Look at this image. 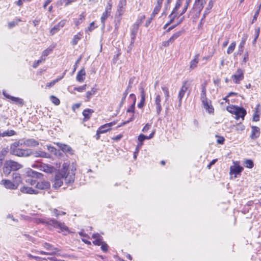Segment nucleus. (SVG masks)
I'll return each mask as SVG.
<instances>
[{
  "label": "nucleus",
  "instance_id": "f257e3e1",
  "mask_svg": "<svg viewBox=\"0 0 261 261\" xmlns=\"http://www.w3.org/2000/svg\"><path fill=\"white\" fill-rule=\"evenodd\" d=\"M69 168V165L67 163H64L61 169L58 172L55 177L54 188L58 189L63 184L65 180V184L67 185L72 184L75 178V171L76 169L72 166Z\"/></svg>",
  "mask_w": 261,
  "mask_h": 261
},
{
  "label": "nucleus",
  "instance_id": "f03ea898",
  "mask_svg": "<svg viewBox=\"0 0 261 261\" xmlns=\"http://www.w3.org/2000/svg\"><path fill=\"white\" fill-rule=\"evenodd\" d=\"M28 177L25 181L32 186H36L38 179H41L43 175L39 172L33 171L32 169L29 170L27 172Z\"/></svg>",
  "mask_w": 261,
  "mask_h": 261
},
{
  "label": "nucleus",
  "instance_id": "7ed1b4c3",
  "mask_svg": "<svg viewBox=\"0 0 261 261\" xmlns=\"http://www.w3.org/2000/svg\"><path fill=\"white\" fill-rule=\"evenodd\" d=\"M46 223L48 225H50L55 228L60 229L62 232H65L66 233L69 232V228L66 226L65 223L63 222H59L55 219L50 218L46 220Z\"/></svg>",
  "mask_w": 261,
  "mask_h": 261
},
{
  "label": "nucleus",
  "instance_id": "20e7f679",
  "mask_svg": "<svg viewBox=\"0 0 261 261\" xmlns=\"http://www.w3.org/2000/svg\"><path fill=\"white\" fill-rule=\"evenodd\" d=\"M32 149H22L17 148L10 151V153L12 154L19 157H28L31 155Z\"/></svg>",
  "mask_w": 261,
  "mask_h": 261
},
{
  "label": "nucleus",
  "instance_id": "39448f33",
  "mask_svg": "<svg viewBox=\"0 0 261 261\" xmlns=\"http://www.w3.org/2000/svg\"><path fill=\"white\" fill-rule=\"evenodd\" d=\"M50 185L49 181L42 180V177L41 179H38L35 188L38 189L45 190L50 188Z\"/></svg>",
  "mask_w": 261,
  "mask_h": 261
},
{
  "label": "nucleus",
  "instance_id": "423d86ee",
  "mask_svg": "<svg viewBox=\"0 0 261 261\" xmlns=\"http://www.w3.org/2000/svg\"><path fill=\"white\" fill-rule=\"evenodd\" d=\"M155 132V130H153L148 136H145L143 134H140L138 136V138L139 143L137 146V150L140 149V148L142 146L144 140H145L146 139H150L152 138L154 135Z\"/></svg>",
  "mask_w": 261,
  "mask_h": 261
},
{
  "label": "nucleus",
  "instance_id": "0eeeda50",
  "mask_svg": "<svg viewBox=\"0 0 261 261\" xmlns=\"http://www.w3.org/2000/svg\"><path fill=\"white\" fill-rule=\"evenodd\" d=\"M244 71L241 69H238L236 73L232 75L231 78L236 84H240V82L244 79Z\"/></svg>",
  "mask_w": 261,
  "mask_h": 261
},
{
  "label": "nucleus",
  "instance_id": "6e6552de",
  "mask_svg": "<svg viewBox=\"0 0 261 261\" xmlns=\"http://www.w3.org/2000/svg\"><path fill=\"white\" fill-rule=\"evenodd\" d=\"M188 82L187 81H184L182 83V86L180 88V90L179 92L178 98V106L180 107L181 105V100L182 98L184 96L186 92L187 91L188 86Z\"/></svg>",
  "mask_w": 261,
  "mask_h": 261
},
{
  "label": "nucleus",
  "instance_id": "1a4fd4ad",
  "mask_svg": "<svg viewBox=\"0 0 261 261\" xmlns=\"http://www.w3.org/2000/svg\"><path fill=\"white\" fill-rule=\"evenodd\" d=\"M57 145L59 148L63 151L64 153L68 154H73L74 151L70 146L68 145L62 144L61 143H57Z\"/></svg>",
  "mask_w": 261,
  "mask_h": 261
},
{
  "label": "nucleus",
  "instance_id": "9d476101",
  "mask_svg": "<svg viewBox=\"0 0 261 261\" xmlns=\"http://www.w3.org/2000/svg\"><path fill=\"white\" fill-rule=\"evenodd\" d=\"M31 155L36 158H50V155L49 153L42 150L33 151L32 150Z\"/></svg>",
  "mask_w": 261,
  "mask_h": 261
},
{
  "label": "nucleus",
  "instance_id": "9b49d317",
  "mask_svg": "<svg viewBox=\"0 0 261 261\" xmlns=\"http://www.w3.org/2000/svg\"><path fill=\"white\" fill-rule=\"evenodd\" d=\"M1 184L4 185L6 189H8L15 190L18 187L16 184L8 179H3Z\"/></svg>",
  "mask_w": 261,
  "mask_h": 261
},
{
  "label": "nucleus",
  "instance_id": "f8f14e48",
  "mask_svg": "<svg viewBox=\"0 0 261 261\" xmlns=\"http://www.w3.org/2000/svg\"><path fill=\"white\" fill-rule=\"evenodd\" d=\"M6 162L12 171H17L22 167V166L17 162L11 160Z\"/></svg>",
  "mask_w": 261,
  "mask_h": 261
},
{
  "label": "nucleus",
  "instance_id": "ddd939ff",
  "mask_svg": "<svg viewBox=\"0 0 261 261\" xmlns=\"http://www.w3.org/2000/svg\"><path fill=\"white\" fill-rule=\"evenodd\" d=\"M243 168L239 165L232 166L230 168V174H234V177H237L238 175H240L243 170Z\"/></svg>",
  "mask_w": 261,
  "mask_h": 261
},
{
  "label": "nucleus",
  "instance_id": "4468645a",
  "mask_svg": "<svg viewBox=\"0 0 261 261\" xmlns=\"http://www.w3.org/2000/svg\"><path fill=\"white\" fill-rule=\"evenodd\" d=\"M126 0H120L118 5V9L116 12V15L120 16L122 15L124 11L125 7L126 6Z\"/></svg>",
  "mask_w": 261,
  "mask_h": 261
},
{
  "label": "nucleus",
  "instance_id": "2eb2a0df",
  "mask_svg": "<svg viewBox=\"0 0 261 261\" xmlns=\"http://www.w3.org/2000/svg\"><path fill=\"white\" fill-rule=\"evenodd\" d=\"M203 108L209 114H214V109L212 105L211 100H207L204 102H202Z\"/></svg>",
  "mask_w": 261,
  "mask_h": 261
},
{
  "label": "nucleus",
  "instance_id": "dca6fc26",
  "mask_svg": "<svg viewBox=\"0 0 261 261\" xmlns=\"http://www.w3.org/2000/svg\"><path fill=\"white\" fill-rule=\"evenodd\" d=\"M235 111V115L237 119H239L240 118H242L244 119V117L246 115V110L242 107H237V108Z\"/></svg>",
  "mask_w": 261,
  "mask_h": 261
},
{
  "label": "nucleus",
  "instance_id": "f3484780",
  "mask_svg": "<svg viewBox=\"0 0 261 261\" xmlns=\"http://www.w3.org/2000/svg\"><path fill=\"white\" fill-rule=\"evenodd\" d=\"M23 144L27 147H36L39 145V142L34 139H28L23 141Z\"/></svg>",
  "mask_w": 261,
  "mask_h": 261
},
{
  "label": "nucleus",
  "instance_id": "a211bd4d",
  "mask_svg": "<svg viewBox=\"0 0 261 261\" xmlns=\"http://www.w3.org/2000/svg\"><path fill=\"white\" fill-rule=\"evenodd\" d=\"M114 124H115L114 122H110L101 125L98 129V133L103 134L107 132Z\"/></svg>",
  "mask_w": 261,
  "mask_h": 261
},
{
  "label": "nucleus",
  "instance_id": "6ab92c4d",
  "mask_svg": "<svg viewBox=\"0 0 261 261\" xmlns=\"http://www.w3.org/2000/svg\"><path fill=\"white\" fill-rule=\"evenodd\" d=\"M39 168L40 170L49 173L53 172L54 169V167L52 166L45 164H40L39 165Z\"/></svg>",
  "mask_w": 261,
  "mask_h": 261
},
{
  "label": "nucleus",
  "instance_id": "aec40b11",
  "mask_svg": "<svg viewBox=\"0 0 261 261\" xmlns=\"http://www.w3.org/2000/svg\"><path fill=\"white\" fill-rule=\"evenodd\" d=\"M251 128L252 130L250 135V138L254 140L259 136L260 129L258 127L255 126H252Z\"/></svg>",
  "mask_w": 261,
  "mask_h": 261
},
{
  "label": "nucleus",
  "instance_id": "412c9836",
  "mask_svg": "<svg viewBox=\"0 0 261 261\" xmlns=\"http://www.w3.org/2000/svg\"><path fill=\"white\" fill-rule=\"evenodd\" d=\"M20 190L22 193H23L30 194H37L38 193V191L37 190L34 189L31 187H26V186H23V187H21L20 188Z\"/></svg>",
  "mask_w": 261,
  "mask_h": 261
},
{
  "label": "nucleus",
  "instance_id": "4be33fe9",
  "mask_svg": "<svg viewBox=\"0 0 261 261\" xmlns=\"http://www.w3.org/2000/svg\"><path fill=\"white\" fill-rule=\"evenodd\" d=\"M216 0H210L208 4L207 5V7L206 8L203 14V16L201 19V21H203L204 18H205L206 16L208 15V14L210 12V10L212 9L214 6V4Z\"/></svg>",
  "mask_w": 261,
  "mask_h": 261
},
{
  "label": "nucleus",
  "instance_id": "5701e85b",
  "mask_svg": "<svg viewBox=\"0 0 261 261\" xmlns=\"http://www.w3.org/2000/svg\"><path fill=\"white\" fill-rule=\"evenodd\" d=\"M155 104L156 105V113L159 115L162 110L161 104V96L159 94L156 96L155 99Z\"/></svg>",
  "mask_w": 261,
  "mask_h": 261
},
{
  "label": "nucleus",
  "instance_id": "b1692460",
  "mask_svg": "<svg viewBox=\"0 0 261 261\" xmlns=\"http://www.w3.org/2000/svg\"><path fill=\"white\" fill-rule=\"evenodd\" d=\"M94 113V111L91 109H86L83 112V115L84 116V121H87L88 120L90 117L91 114Z\"/></svg>",
  "mask_w": 261,
  "mask_h": 261
},
{
  "label": "nucleus",
  "instance_id": "393cba45",
  "mask_svg": "<svg viewBox=\"0 0 261 261\" xmlns=\"http://www.w3.org/2000/svg\"><path fill=\"white\" fill-rule=\"evenodd\" d=\"M145 15H142L140 16V18L137 20L136 23L134 25L133 28V31L132 32V36L134 35L135 32H137L139 26L140 24L143 22V20L145 19ZM133 39V37H132V40ZM133 43V42L132 41V44Z\"/></svg>",
  "mask_w": 261,
  "mask_h": 261
},
{
  "label": "nucleus",
  "instance_id": "a878e982",
  "mask_svg": "<svg viewBox=\"0 0 261 261\" xmlns=\"http://www.w3.org/2000/svg\"><path fill=\"white\" fill-rule=\"evenodd\" d=\"M145 93L143 89H142L141 91V100L140 102L138 105V107L140 109L142 108L145 103Z\"/></svg>",
  "mask_w": 261,
  "mask_h": 261
},
{
  "label": "nucleus",
  "instance_id": "bb28decb",
  "mask_svg": "<svg viewBox=\"0 0 261 261\" xmlns=\"http://www.w3.org/2000/svg\"><path fill=\"white\" fill-rule=\"evenodd\" d=\"M86 72L84 68L81 69L77 73L76 75V80L79 82H83L85 79Z\"/></svg>",
  "mask_w": 261,
  "mask_h": 261
},
{
  "label": "nucleus",
  "instance_id": "cd10ccee",
  "mask_svg": "<svg viewBox=\"0 0 261 261\" xmlns=\"http://www.w3.org/2000/svg\"><path fill=\"white\" fill-rule=\"evenodd\" d=\"M199 54L196 55L194 57V58L191 61L190 66V69H193L197 67V64L199 61Z\"/></svg>",
  "mask_w": 261,
  "mask_h": 261
},
{
  "label": "nucleus",
  "instance_id": "c85d7f7f",
  "mask_svg": "<svg viewBox=\"0 0 261 261\" xmlns=\"http://www.w3.org/2000/svg\"><path fill=\"white\" fill-rule=\"evenodd\" d=\"M43 247L47 250L51 251L52 252H55V254L56 252L59 251V250L57 248L54 247L51 244L48 243H45L43 244Z\"/></svg>",
  "mask_w": 261,
  "mask_h": 261
},
{
  "label": "nucleus",
  "instance_id": "c756f323",
  "mask_svg": "<svg viewBox=\"0 0 261 261\" xmlns=\"http://www.w3.org/2000/svg\"><path fill=\"white\" fill-rule=\"evenodd\" d=\"M97 89L95 88H92L89 91L86 92L87 99L85 100L86 101H89L91 98L92 96L94 95L96 92Z\"/></svg>",
  "mask_w": 261,
  "mask_h": 261
},
{
  "label": "nucleus",
  "instance_id": "7c9ffc66",
  "mask_svg": "<svg viewBox=\"0 0 261 261\" xmlns=\"http://www.w3.org/2000/svg\"><path fill=\"white\" fill-rule=\"evenodd\" d=\"M206 90L205 86L204 85H202V91H201V96H200V99H201L202 102L208 100L206 98Z\"/></svg>",
  "mask_w": 261,
  "mask_h": 261
},
{
  "label": "nucleus",
  "instance_id": "2f4dec72",
  "mask_svg": "<svg viewBox=\"0 0 261 261\" xmlns=\"http://www.w3.org/2000/svg\"><path fill=\"white\" fill-rule=\"evenodd\" d=\"M181 6V0H177L175 6L174 8V9H173L172 13L169 15V17H171L172 15H173L174 14H175L177 12L178 9Z\"/></svg>",
  "mask_w": 261,
  "mask_h": 261
},
{
  "label": "nucleus",
  "instance_id": "473e14b6",
  "mask_svg": "<svg viewBox=\"0 0 261 261\" xmlns=\"http://www.w3.org/2000/svg\"><path fill=\"white\" fill-rule=\"evenodd\" d=\"M82 34L79 33L77 34L74 35L71 42L72 45H75L77 44L79 40L82 38Z\"/></svg>",
  "mask_w": 261,
  "mask_h": 261
},
{
  "label": "nucleus",
  "instance_id": "72a5a7b5",
  "mask_svg": "<svg viewBox=\"0 0 261 261\" xmlns=\"http://www.w3.org/2000/svg\"><path fill=\"white\" fill-rule=\"evenodd\" d=\"M12 178L14 180V182L18 186L19 182H21V177L20 174L17 172H14L12 174Z\"/></svg>",
  "mask_w": 261,
  "mask_h": 261
},
{
  "label": "nucleus",
  "instance_id": "f704fd0d",
  "mask_svg": "<svg viewBox=\"0 0 261 261\" xmlns=\"http://www.w3.org/2000/svg\"><path fill=\"white\" fill-rule=\"evenodd\" d=\"M16 134V132L13 130H7L6 131L4 132L3 133H1V137H10Z\"/></svg>",
  "mask_w": 261,
  "mask_h": 261
},
{
  "label": "nucleus",
  "instance_id": "c9c22d12",
  "mask_svg": "<svg viewBox=\"0 0 261 261\" xmlns=\"http://www.w3.org/2000/svg\"><path fill=\"white\" fill-rule=\"evenodd\" d=\"M22 145H23V142H20V141H16L11 145L10 151L19 148L18 147Z\"/></svg>",
  "mask_w": 261,
  "mask_h": 261
},
{
  "label": "nucleus",
  "instance_id": "e433bc0d",
  "mask_svg": "<svg viewBox=\"0 0 261 261\" xmlns=\"http://www.w3.org/2000/svg\"><path fill=\"white\" fill-rule=\"evenodd\" d=\"M11 171L12 170L7 165V162H5L3 167V173L6 176H8L10 174Z\"/></svg>",
  "mask_w": 261,
  "mask_h": 261
},
{
  "label": "nucleus",
  "instance_id": "4c0bfd02",
  "mask_svg": "<svg viewBox=\"0 0 261 261\" xmlns=\"http://www.w3.org/2000/svg\"><path fill=\"white\" fill-rule=\"evenodd\" d=\"M110 14L107 13V12H104L102 14V16L100 18V20H101V22L102 23V28H105V20L107 19V18H108V15H109Z\"/></svg>",
  "mask_w": 261,
  "mask_h": 261
},
{
  "label": "nucleus",
  "instance_id": "58836bf2",
  "mask_svg": "<svg viewBox=\"0 0 261 261\" xmlns=\"http://www.w3.org/2000/svg\"><path fill=\"white\" fill-rule=\"evenodd\" d=\"M11 100L15 102L16 104L19 105L20 106H22L24 104L23 100L19 97H11Z\"/></svg>",
  "mask_w": 261,
  "mask_h": 261
},
{
  "label": "nucleus",
  "instance_id": "ea45409f",
  "mask_svg": "<svg viewBox=\"0 0 261 261\" xmlns=\"http://www.w3.org/2000/svg\"><path fill=\"white\" fill-rule=\"evenodd\" d=\"M184 19H185V16H182V17H181L180 19H179V21L177 23H175L174 25H173L167 29V32H169L170 31H171L172 30L174 29L176 27H177V25L180 24L184 21Z\"/></svg>",
  "mask_w": 261,
  "mask_h": 261
},
{
  "label": "nucleus",
  "instance_id": "a19ab883",
  "mask_svg": "<svg viewBox=\"0 0 261 261\" xmlns=\"http://www.w3.org/2000/svg\"><path fill=\"white\" fill-rule=\"evenodd\" d=\"M161 7H162L161 4H159L158 3L156 4V5L155 6V7L154 8L153 12L151 14L152 16H155V15H156L159 12V11L161 10Z\"/></svg>",
  "mask_w": 261,
  "mask_h": 261
},
{
  "label": "nucleus",
  "instance_id": "79ce46f5",
  "mask_svg": "<svg viewBox=\"0 0 261 261\" xmlns=\"http://www.w3.org/2000/svg\"><path fill=\"white\" fill-rule=\"evenodd\" d=\"M254 166V163L252 160L248 159L245 161V166L248 168H252Z\"/></svg>",
  "mask_w": 261,
  "mask_h": 261
},
{
  "label": "nucleus",
  "instance_id": "37998d69",
  "mask_svg": "<svg viewBox=\"0 0 261 261\" xmlns=\"http://www.w3.org/2000/svg\"><path fill=\"white\" fill-rule=\"evenodd\" d=\"M236 43L235 42H232L228 48H227V53L228 54H231L233 50H234V48L236 47Z\"/></svg>",
  "mask_w": 261,
  "mask_h": 261
},
{
  "label": "nucleus",
  "instance_id": "c03bdc74",
  "mask_svg": "<svg viewBox=\"0 0 261 261\" xmlns=\"http://www.w3.org/2000/svg\"><path fill=\"white\" fill-rule=\"evenodd\" d=\"M162 90L164 91L165 96V102H166L169 97V92L167 87L164 86L162 87Z\"/></svg>",
  "mask_w": 261,
  "mask_h": 261
},
{
  "label": "nucleus",
  "instance_id": "a18cd8bd",
  "mask_svg": "<svg viewBox=\"0 0 261 261\" xmlns=\"http://www.w3.org/2000/svg\"><path fill=\"white\" fill-rule=\"evenodd\" d=\"M245 43V40L244 39V40H242V41L241 42V43L239 45V50H238V54L241 55L243 53V48L244 47Z\"/></svg>",
  "mask_w": 261,
  "mask_h": 261
},
{
  "label": "nucleus",
  "instance_id": "49530a36",
  "mask_svg": "<svg viewBox=\"0 0 261 261\" xmlns=\"http://www.w3.org/2000/svg\"><path fill=\"white\" fill-rule=\"evenodd\" d=\"M181 34V32L179 31L175 33H174L169 39V41L173 42L176 39H177L178 37H179Z\"/></svg>",
  "mask_w": 261,
  "mask_h": 261
},
{
  "label": "nucleus",
  "instance_id": "de8ad7c7",
  "mask_svg": "<svg viewBox=\"0 0 261 261\" xmlns=\"http://www.w3.org/2000/svg\"><path fill=\"white\" fill-rule=\"evenodd\" d=\"M50 99L51 102L54 103L55 105L58 106L60 104V101L58 98L56 97L55 96L51 95L50 97Z\"/></svg>",
  "mask_w": 261,
  "mask_h": 261
},
{
  "label": "nucleus",
  "instance_id": "09e8293b",
  "mask_svg": "<svg viewBox=\"0 0 261 261\" xmlns=\"http://www.w3.org/2000/svg\"><path fill=\"white\" fill-rule=\"evenodd\" d=\"M52 213L54 215H55L57 217H59L60 215H64L66 214L65 212H61L56 208H55L53 210Z\"/></svg>",
  "mask_w": 261,
  "mask_h": 261
},
{
  "label": "nucleus",
  "instance_id": "8fccbe9b",
  "mask_svg": "<svg viewBox=\"0 0 261 261\" xmlns=\"http://www.w3.org/2000/svg\"><path fill=\"white\" fill-rule=\"evenodd\" d=\"M21 21L20 19H17L12 21L9 22L8 25L10 28H13L18 24V22Z\"/></svg>",
  "mask_w": 261,
  "mask_h": 261
},
{
  "label": "nucleus",
  "instance_id": "3c124183",
  "mask_svg": "<svg viewBox=\"0 0 261 261\" xmlns=\"http://www.w3.org/2000/svg\"><path fill=\"white\" fill-rule=\"evenodd\" d=\"M45 60V58L40 57V59L36 61H35L33 65V67L35 68H37L40 64H41L42 62L44 61Z\"/></svg>",
  "mask_w": 261,
  "mask_h": 261
},
{
  "label": "nucleus",
  "instance_id": "603ef678",
  "mask_svg": "<svg viewBox=\"0 0 261 261\" xmlns=\"http://www.w3.org/2000/svg\"><path fill=\"white\" fill-rule=\"evenodd\" d=\"M112 7V2L111 0H109L108 2V5L106 6L105 12L110 14L111 10Z\"/></svg>",
  "mask_w": 261,
  "mask_h": 261
},
{
  "label": "nucleus",
  "instance_id": "864d4df0",
  "mask_svg": "<svg viewBox=\"0 0 261 261\" xmlns=\"http://www.w3.org/2000/svg\"><path fill=\"white\" fill-rule=\"evenodd\" d=\"M189 3H190V0H186V3L185 5V6L184 7V9H182V11H181V12L178 16V17H179L180 16H182L186 12L188 8V6H189Z\"/></svg>",
  "mask_w": 261,
  "mask_h": 261
},
{
  "label": "nucleus",
  "instance_id": "5fc2aeb1",
  "mask_svg": "<svg viewBox=\"0 0 261 261\" xmlns=\"http://www.w3.org/2000/svg\"><path fill=\"white\" fill-rule=\"evenodd\" d=\"M130 79L128 81V87H127V89L125 90V92L123 94V97L122 98L120 105H122L123 103V102L125 100V99L126 96V95L127 94V92L128 91L129 87L130 86Z\"/></svg>",
  "mask_w": 261,
  "mask_h": 261
},
{
  "label": "nucleus",
  "instance_id": "6e6d98bb",
  "mask_svg": "<svg viewBox=\"0 0 261 261\" xmlns=\"http://www.w3.org/2000/svg\"><path fill=\"white\" fill-rule=\"evenodd\" d=\"M47 148L48 150L53 154L55 155H56L57 154V150L54 146H52L51 145H48L47 146Z\"/></svg>",
  "mask_w": 261,
  "mask_h": 261
},
{
  "label": "nucleus",
  "instance_id": "4d7b16f0",
  "mask_svg": "<svg viewBox=\"0 0 261 261\" xmlns=\"http://www.w3.org/2000/svg\"><path fill=\"white\" fill-rule=\"evenodd\" d=\"M86 87H87V85H84L83 86L74 87V90L75 91H77L80 92H82L86 89Z\"/></svg>",
  "mask_w": 261,
  "mask_h": 261
},
{
  "label": "nucleus",
  "instance_id": "13d9d810",
  "mask_svg": "<svg viewBox=\"0 0 261 261\" xmlns=\"http://www.w3.org/2000/svg\"><path fill=\"white\" fill-rule=\"evenodd\" d=\"M237 107L235 106H228L227 107V110L230 113L234 114L235 111L237 110L236 108H237Z\"/></svg>",
  "mask_w": 261,
  "mask_h": 261
},
{
  "label": "nucleus",
  "instance_id": "bf43d9fd",
  "mask_svg": "<svg viewBox=\"0 0 261 261\" xmlns=\"http://www.w3.org/2000/svg\"><path fill=\"white\" fill-rule=\"evenodd\" d=\"M103 242L102 241V238H98L93 241V243L95 245L100 246Z\"/></svg>",
  "mask_w": 261,
  "mask_h": 261
},
{
  "label": "nucleus",
  "instance_id": "052dcab7",
  "mask_svg": "<svg viewBox=\"0 0 261 261\" xmlns=\"http://www.w3.org/2000/svg\"><path fill=\"white\" fill-rule=\"evenodd\" d=\"M108 248H109V246L106 242H103L101 244V249L104 252H106L108 251Z\"/></svg>",
  "mask_w": 261,
  "mask_h": 261
},
{
  "label": "nucleus",
  "instance_id": "680f3d73",
  "mask_svg": "<svg viewBox=\"0 0 261 261\" xmlns=\"http://www.w3.org/2000/svg\"><path fill=\"white\" fill-rule=\"evenodd\" d=\"M52 51V49H50V48H47L45 50H44L43 52H42V56H41V57H43V58H45L46 57H47L49 54Z\"/></svg>",
  "mask_w": 261,
  "mask_h": 261
},
{
  "label": "nucleus",
  "instance_id": "e2e57ef3",
  "mask_svg": "<svg viewBox=\"0 0 261 261\" xmlns=\"http://www.w3.org/2000/svg\"><path fill=\"white\" fill-rule=\"evenodd\" d=\"M60 30V28L58 25V24L55 25L53 28H52L50 30V34L53 35L56 33Z\"/></svg>",
  "mask_w": 261,
  "mask_h": 261
},
{
  "label": "nucleus",
  "instance_id": "0e129e2a",
  "mask_svg": "<svg viewBox=\"0 0 261 261\" xmlns=\"http://www.w3.org/2000/svg\"><path fill=\"white\" fill-rule=\"evenodd\" d=\"M216 137L218 138V139L217 140V142L218 144H223L224 143L225 139L223 137L218 136L217 135H216Z\"/></svg>",
  "mask_w": 261,
  "mask_h": 261
},
{
  "label": "nucleus",
  "instance_id": "69168bd1",
  "mask_svg": "<svg viewBox=\"0 0 261 261\" xmlns=\"http://www.w3.org/2000/svg\"><path fill=\"white\" fill-rule=\"evenodd\" d=\"M151 124L147 123L143 128L142 132L144 133L147 132L151 127Z\"/></svg>",
  "mask_w": 261,
  "mask_h": 261
},
{
  "label": "nucleus",
  "instance_id": "338daca9",
  "mask_svg": "<svg viewBox=\"0 0 261 261\" xmlns=\"http://www.w3.org/2000/svg\"><path fill=\"white\" fill-rule=\"evenodd\" d=\"M245 129V126L241 123H239L236 126V130H243Z\"/></svg>",
  "mask_w": 261,
  "mask_h": 261
},
{
  "label": "nucleus",
  "instance_id": "774afa93",
  "mask_svg": "<svg viewBox=\"0 0 261 261\" xmlns=\"http://www.w3.org/2000/svg\"><path fill=\"white\" fill-rule=\"evenodd\" d=\"M80 106L81 103H76L74 104L72 107V110L74 112L75 110L79 109L80 107Z\"/></svg>",
  "mask_w": 261,
  "mask_h": 261
}]
</instances>
